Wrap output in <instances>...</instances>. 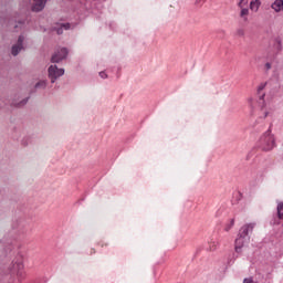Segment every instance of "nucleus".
<instances>
[{
	"instance_id": "12",
	"label": "nucleus",
	"mask_w": 283,
	"mask_h": 283,
	"mask_svg": "<svg viewBox=\"0 0 283 283\" xmlns=\"http://www.w3.org/2000/svg\"><path fill=\"white\" fill-rule=\"evenodd\" d=\"M279 220H283V202H279L276 207Z\"/></svg>"
},
{
	"instance_id": "10",
	"label": "nucleus",
	"mask_w": 283,
	"mask_h": 283,
	"mask_svg": "<svg viewBox=\"0 0 283 283\" xmlns=\"http://www.w3.org/2000/svg\"><path fill=\"white\" fill-rule=\"evenodd\" d=\"M260 8V0H252L250 2V10H252L253 12H258Z\"/></svg>"
},
{
	"instance_id": "3",
	"label": "nucleus",
	"mask_w": 283,
	"mask_h": 283,
	"mask_svg": "<svg viewBox=\"0 0 283 283\" xmlns=\"http://www.w3.org/2000/svg\"><path fill=\"white\" fill-rule=\"evenodd\" d=\"M259 148L262 149V151H271L275 148V137H273L271 130L265 132L261 136L259 140Z\"/></svg>"
},
{
	"instance_id": "2",
	"label": "nucleus",
	"mask_w": 283,
	"mask_h": 283,
	"mask_svg": "<svg viewBox=\"0 0 283 283\" xmlns=\"http://www.w3.org/2000/svg\"><path fill=\"white\" fill-rule=\"evenodd\" d=\"M249 105L252 107V109H254V114H256L259 118H266V116H269V109L266 108V103L264 102V95L260 97L259 102L250 98Z\"/></svg>"
},
{
	"instance_id": "11",
	"label": "nucleus",
	"mask_w": 283,
	"mask_h": 283,
	"mask_svg": "<svg viewBox=\"0 0 283 283\" xmlns=\"http://www.w3.org/2000/svg\"><path fill=\"white\" fill-rule=\"evenodd\" d=\"M240 9H241V12H240L241 19H243V21H248L247 17H249V8L240 7Z\"/></svg>"
},
{
	"instance_id": "25",
	"label": "nucleus",
	"mask_w": 283,
	"mask_h": 283,
	"mask_svg": "<svg viewBox=\"0 0 283 283\" xmlns=\"http://www.w3.org/2000/svg\"><path fill=\"white\" fill-rule=\"evenodd\" d=\"M92 253H96V250L93 249V250H92Z\"/></svg>"
},
{
	"instance_id": "16",
	"label": "nucleus",
	"mask_w": 283,
	"mask_h": 283,
	"mask_svg": "<svg viewBox=\"0 0 283 283\" xmlns=\"http://www.w3.org/2000/svg\"><path fill=\"white\" fill-rule=\"evenodd\" d=\"M245 6H249V0H241L239 2V8H244Z\"/></svg>"
},
{
	"instance_id": "7",
	"label": "nucleus",
	"mask_w": 283,
	"mask_h": 283,
	"mask_svg": "<svg viewBox=\"0 0 283 283\" xmlns=\"http://www.w3.org/2000/svg\"><path fill=\"white\" fill-rule=\"evenodd\" d=\"M23 41H25V38L23 35H20L18 39V43L14 44L11 49V54L13 56H17L21 52V50H23Z\"/></svg>"
},
{
	"instance_id": "18",
	"label": "nucleus",
	"mask_w": 283,
	"mask_h": 283,
	"mask_svg": "<svg viewBox=\"0 0 283 283\" xmlns=\"http://www.w3.org/2000/svg\"><path fill=\"white\" fill-rule=\"evenodd\" d=\"M264 87H266V83H262L259 85V92H262V90H264Z\"/></svg>"
},
{
	"instance_id": "1",
	"label": "nucleus",
	"mask_w": 283,
	"mask_h": 283,
	"mask_svg": "<svg viewBox=\"0 0 283 283\" xmlns=\"http://www.w3.org/2000/svg\"><path fill=\"white\" fill-rule=\"evenodd\" d=\"M255 229V223H250L243 226L239 231V238L234 241L235 253H242V247H244V242H247V238L249 237V232Z\"/></svg>"
},
{
	"instance_id": "6",
	"label": "nucleus",
	"mask_w": 283,
	"mask_h": 283,
	"mask_svg": "<svg viewBox=\"0 0 283 283\" xmlns=\"http://www.w3.org/2000/svg\"><path fill=\"white\" fill-rule=\"evenodd\" d=\"M66 57H67V49L63 48L51 57V61L52 63H61V61H63V59H66Z\"/></svg>"
},
{
	"instance_id": "20",
	"label": "nucleus",
	"mask_w": 283,
	"mask_h": 283,
	"mask_svg": "<svg viewBox=\"0 0 283 283\" xmlns=\"http://www.w3.org/2000/svg\"><path fill=\"white\" fill-rule=\"evenodd\" d=\"M196 6H202L205 3V0H196Z\"/></svg>"
},
{
	"instance_id": "4",
	"label": "nucleus",
	"mask_w": 283,
	"mask_h": 283,
	"mask_svg": "<svg viewBox=\"0 0 283 283\" xmlns=\"http://www.w3.org/2000/svg\"><path fill=\"white\" fill-rule=\"evenodd\" d=\"M11 272L17 275L19 282L25 280V271L23 270L22 261L14 262Z\"/></svg>"
},
{
	"instance_id": "21",
	"label": "nucleus",
	"mask_w": 283,
	"mask_h": 283,
	"mask_svg": "<svg viewBox=\"0 0 283 283\" xmlns=\"http://www.w3.org/2000/svg\"><path fill=\"white\" fill-rule=\"evenodd\" d=\"M25 103H28V99H23L22 102H20V103L18 104V107H21L22 105H25Z\"/></svg>"
},
{
	"instance_id": "24",
	"label": "nucleus",
	"mask_w": 283,
	"mask_h": 283,
	"mask_svg": "<svg viewBox=\"0 0 283 283\" xmlns=\"http://www.w3.org/2000/svg\"><path fill=\"white\" fill-rule=\"evenodd\" d=\"M210 249H211V251H216V249H217L216 243H213V245H212V247H210Z\"/></svg>"
},
{
	"instance_id": "15",
	"label": "nucleus",
	"mask_w": 283,
	"mask_h": 283,
	"mask_svg": "<svg viewBox=\"0 0 283 283\" xmlns=\"http://www.w3.org/2000/svg\"><path fill=\"white\" fill-rule=\"evenodd\" d=\"M275 43H276V49L280 51H282V40H280V38L275 39Z\"/></svg>"
},
{
	"instance_id": "13",
	"label": "nucleus",
	"mask_w": 283,
	"mask_h": 283,
	"mask_svg": "<svg viewBox=\"0 0 283 283\" xmlns=\"http://www.w3.org/2000/svg\"><path fill=\"white\" fill-rule=\"evenodd\" d=\"M48 86V82L45 81H40L35 84V90H45V87Z\"/></svg>"
},
{
	"instance_id": "17",
	"label": "nucleus",
	"mask_w": 283,
	"mask_h": 283,
	"mask_svg": "<svg viewBox=\"0 0 283 283\" xmlns=\"http://www.w3.org/2000/svg\"><path fill=\"white\" fill-rule=\"evenodd\" d=\"M233 224H235V221L232 219L230 224L228 227H226V231H230L231 227H233Z\"/></svg>"
},
{
	"instance_id": "5",
	"label": "nucleus",
	"mask_w": 283,
	"mask_h": 283,
	"mask_svg": "<svg viewBox=\"0 0 283 283\" xmlns=\"http://www.w3.org/2000/svg\"><path fill=\"white\" fill-rule=\"evenodd\" d=\"M65 74V70L59 69L56 65H51L49 67V78H51V83H54L56 78L63 76Z\"/></svg>"
},
{
	"instance_id": "19",
	"label": "nucleus",
	"mask_w": 283,
	"mask_h": 283,
	"mask_svg": "<svg viewBox=\"0 0 283 283\" xmlns=\"http://www.w3.org/2000/svg\"><path fill=\"white\" fill-rule=\"evenodd\" d=\"M99 76H101V78H107V73H105V72H99Z\"/></svg>"
},
{
	"instance_id": "9",
	"label": "nucleus",
	"mask_w": 283,
	"mask_h": 283,
	"mask_svg": "<svg viewBox=\"0 0 283 283\" xmlns=\"http://www.w3.org/2000/svg\"><path fill=\"white\" fill-rule=\"evenodd\" d=\"M272 10L276 11V12H282L283 10V0H275L272 4H271Z\"/></svg>"
},
{
	"instance_id": "22",
	"label": "nucleus",
	"mask_w": 283,
	"mask_h": 283,
	"mask_svg": "<svg viewBox=\"0 0 283 283\" xmlns=\"http://www.w3.org/2000/svg\"><path fill=\"white\" fill-rule=\"evenodd\" d=\"M243 283H253V279H244Z\"/></svg>"
},
{
	"instance_id": "23",
	"label": "nucleus",
	"mask_w": 283,
	"mask_h": 283,
	"mask_svg": "<svg viewBox=\"0 0 283 283\" xmlns=\"http://www.w3.org/2000/svg\"><path fill=\"white\" fill-rule=\"evenodd\" d=\"M271 67H272V65H271V63H265V70H271Z\"/></svg>"
},
{
	"instance_id": "8",
	"label": "nucleus",
	"mask_w": 283,
	"mask_h": 283,
	"mask_svg": "<svg viewBox=\"0 0 283 283\" xmlns=\"http://www.w3.org/2000/svg\"><path fill=\"white\" fill-rule=\"evenodd\" d=\"M32 10L33 12H41L43 8H45V3H48V0H32Z\"/></svg>"
},
{
	"instance_id": "14",
	"label": "nucleus",
	"mask_w": 283,
	"mask_h": 283,
	"mask_svg": "<svg viewBox=\"0 0 283 283\" xmlns=\"http://www.w3.org/2000/svg\"><path fill=\"white\" fill-rule=\"evenodd\" d=\"M64 30H70V23L61 24V27L57 29V34H63Z\"/></svg>"
}]
</instances>
